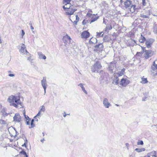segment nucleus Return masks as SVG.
Returning <instances> with one entry per match:
<instances>
[{
    "label": "nucleus",
    "instance_id": "16",
    "mask_svg": "<svg viewBox=\"0 0 157 157\" xmlns=\"http://www.w3.org/2000/svg\"><path fill=\"white\" fill-rule=\"evenodd\" d=\"M81 35L82 38H87L89 37L90 33L87 31H85L82 33Z\"/></svg>",
    "mask_w": 157,
    "mask_h": 157
},
{
    "label": "nucleus",
    "instance_id": "34",
    "mask_svg": "<svg viewBox=\"0 0 157 157\" xmlns=\"http://www.w3.org/2000/svg\"><path fill=\"white\" fill-rule=\"evenodd\" d=\"M34 121V119H32L31 120V125H30V126H29V128H33V127H34L35 126V124L33 123Z\"/></svg>",
    "mask_w": 157,
    "mask_h": 157
},
{
    "label": "nucleus",
    "instance_id": "8",
    "mask_svg": "<svg viewBox=\"0 0 157 157\" xmlns=\"http://www.w3.org/2000/svg\"><path fill=\"white\" fill-rule=\"evenodd\" d=\"M8 130L11 137L16 136V131L13 127L9 128Z\"/></svg>",
    "mask_w": 157,
    "mask_h": 157
},
{
    "label": "nucleus",
    "instance_id": "41",
    "mask_svg": "<svg viewBox=\"0 0 157 157\" xmlns=\"http://www.w3.org/2000/svg\"><path fill=\"white\" fill-rule=\"evenodd\" d=\"M0 124H6V121L4 120H1L0 121Z\"/></svg>",
    "mask_w": 157,
    "mask_h": 157
},
{
    "label": "nucleus",
    "instance_id": "27",
    "mask_svg": "<svg viewBox=\"0 0 157 157\" xmlns=\"http://www.w3.org/2000/svg\"><path fill=\"white\" fill-rule=\"evenodd\" d=\"M86 15L89 17L91 18L93 17V16H95V14H92V11H89V12L87 13Z\"/></svg>",
    "mask_w": 157,
    "mask_h": 157
},
{
    "label": "nucleus",
    "instance_id": "33",
    "mask_svg": "<svg viewBox=\"0 0 157 157\" xmlns=\"http://www.w3.org/2000/svg\"><path fill=\"white\" fill-rule=\"evenodd\" d=\"M42 112L39 111L37 114V115L34 117V119H36V117H37L39 119L41 115Z\"/></svg>",
    "mask_w": 157,
    "mask_h": 157
},
{
    "label": "nucleus",
    "instance_id": "24",
    "mask_svg": "<svg viewBox=\"0 0 157 157\" xmlns=\"http://www.w3.org/2000/svg\"><path fill=\"white\" fill-rule=\"evenodd\" d=\"M153 29L154 33L157 34V22H155Z\"/></svg>",
    "mask_w": 157,
    "mask_h": 157
},
{
    "label": "nucleus",
    "instance_id": "18",
    "mask_svg": "<svg viewBox=\"0 0 157 157\" xmlns=\"http://www.w3.org/2000/svg\"><path fill=\"white\" fill-rule=\"evenodd\" d=\"M125 69L123 68L122 69L121 71H119L118 72H115L114 73V75L118 77L122 76L124 74V71Z\"/></svg>",
    "mask_w": 157,
    "mask_h": 157
},
{
    "label": "nucleus",
    "instance_id": "43",
    "mask_svg": "<svg viewBox=\"0 0 157 157\" xmlns=\"http://www.w3.org/2000/svg\"><path fill=\"white\" fill-rule=\"evenodd\" d=\"M24 141H25V142L24 144L22 145V147L25 146V147H26V144L27 143V140L26 139V140H25Z\"/></svg>",
    "mask_w": 157,
    "mask_h": 157
},
{
    "label": "nucleus",
    "instance_id": "25",
    "mask_svg": "<svg viewBox=\"0 0 157 157\" xmlns=\"http://www.w3.org/2000/svg\"><path fill=\"white\" fill-rule=\"evenodd\" d=\"M146 40L145 38L142 35H141L140 37L139 38V41L141 43H143Z\"/></svg>",
    "mask_w": 157,
    "mask_h": 157
},
{
    "label": "nucleus",
    "instance_id": "53",
    "mask_svg": "<svg viewBox=\"0 0 157 157\" xmlns=\"http://www.w3.org/2000/svg\"><path fill=\"white\" fill-rule=\"evenodd\" d=\"M30 25L31 26V29L32 30H33L34 29V28L33 27L32 24H30Z\"/></svg>",
    "mask_w": 157,
    "mask_h": 157
},
{
    "label": "nucleus",
    "instance_id": "1",
    "mask_svg": "<svg viewBox=\"0 0 157 157\" xmlns=\"http://www.w3.org/2000/svg\"><path fill=\"white\" fill-rule=\"evenodd\" d=\"M7 101L10 103V105L13 106L16 108L19 105L22 107L20 98L19 96L11 95L9 97Z\"/></svg>",
    "mask_w": 157,
    "mask_h": 157
},
{
    "label": "nucleus",
    "instance_id": "17",
    "mask_svg": "<svg viewBox=\"0 0 157 157\" xmlns=\"http://www.w3.org/2000/svg\"><path fill=\"white\" fill-rule=\"evenodd\" d=\"M132 4V2L130 0H127L124 2V4L126 8L128 7Z\"/></svg>",
    "mask_w": 157,
    "mask_h": 157
},
{
    "label": "nucleus",
    "instance_id": "5",
    "mask_svg": "<svg viewBox=\"0 0 157 157\" xmlns=\"http://www.w3.org/2000/svg\"><path fill=\"white\" fill-rule=\"evenodd\" d=\"M130 82V81L126 78H122L120 81V84L123 86L125 87Z\"/></svg>",
    "mask_w": 157,
    "mask_h": 157
},
{
    "label": "nucleus",
    "instance_id": "45",
    "mask_svg": "<svg viewBox=\"0 0 157 157\" xmlns=\"http://www.w3.org/2000/svg\"><path fill=\"white\" fill-rule=\"evenodd\" d=\"M78 86H80L81 87L82 90L85 88L84 87L82 83L79 84L78 85Z\"/></svg>",
    "mask_w": 157,
    "mask_h": 157
},
{
    "label": "nucleus",
    "instance_id": "63",
    "mask_svg": "<svg viewBox=\"0 0 157 157\" xmlns=\"http://www.w3.org/2000/svg\"><path fill=\"white\" fill-rule=\"evenodd\" d=\"M120 1H121V2H123V1H122V0H121Z\"/></svg>",
    "mask_w": 157,
    "mask_h": 157
},
{
    "label": "nucleus",
    "instance_id": "4",
    "mask_svg": "<svg viewBox=\"0 0 157 157\" xmlns=\"http://www.w3.org/2000/svg\"><path fill=\"white\" fill-rule=\"evenodd\" d=\"M154 52L151 50H145L144 52V56L145 58L147 59L154 54Z\"/></svg>",
    "mask_w": 157,
    "mask_h": 157
},
{
    "label": "nucleus",
    "instance_id": "49",
    "mask_svg": "<svg viewBox=\"0 0 157 157\" xmlns=\"http://www.w3.org/2000/svg\"><path fill=\"white\" fill-rule=\"evenodd\" d=\"M64 2L66 3H70L71 0H63Z\"/></svg>",
    "mask_w": 157,
    "mask_h": 157
},
{
    "label": "nucleus",
    "instance_id": "28",
    "mask_svg": "<svg viewBox=\"0 0 157 157\" xmlns=\"http://www.w3.org/2000/svg\"><path fill=\"white\" fill-rule=\"evenodd\" d=\"M98 17H96L95 16H93V17H91V21L90 22V23H91L92 22H94V21L97 20L98 19Z\"/></svg>",
    "mask_w": 157,
    "mask_h": 157
},
{
    "label": "nucleus",
    "instance_id": "30",
    "mask_svg": "<svg viewBox=\"0 0 157 157\" xmlns=\"http://www.w3.org/2000/svg\"><path fill=\"white\" fill-rule=\"evenodd\" d=\"M135 150L137 152H140L142 151H144L145 150V149L144 148H136Z\"/></svg>",
    "mask_w": 157,
    "mask_h": 157
},
{
    "label": "nucleus",
    "instance_id": "58",
    "mask_svg": "<svg viewBox=\"0 0 157 157\" xmlns=\"http://www.w3.org/2000/svg\"><path fill=\"white\" fill-rule=\"evenodd\" d=\"M141 48H142V49L143 50H144L145 48H144V47H141Z\"/></svg>",
    "mask_w": 157,
    "mask_h": 157
},
{
    "label": "nucleus",
    "instance_id": "38",
    "mask_svg": "<svg viewBox=\"0 0 157 157\" xmlns=\"http://www.w3.org/2000/svg\"><path fill=\"white\" fill-rule=\"evenodd\" d=\"M23 115L25 116V120L31 119L28 116L26 115H25V111H24Z\"/></svg>",
    "mask_w": 157,
    "mask_h": 157
},
{
    "label": "nucleus",
    "instance_id": "29",
    "mask_svg": "<svg viewBox=\"0 0 157 157\" xmlns=\"http://www.w3.org/2000/svg\"><path fill=\"white\" fill-rule=\"evenodd\" d=\"M95 41H96V42H97V40L95 38H91L89 41V43L90 44H93L94 43Z\"/></svg>",
    "mask_w": 157,
    "mask_h": 157
},
{
    "label": "nucleus",
    "instance_id": "64",
    "mask_svg": "<svg viewBox=\"0 0 157 157\" xmlns=\"http://www.w3.org/2000/svg\"><path fill=\"white\" fill-rule=\"evenodd\" d=\"M116 105H117V106H119V105L117 104H116Z\"/></svg>",
    "mask_w": 157,
    "mask_h": 157
},
{
    "label": "nucleus",
    "instance_id": "47",
    "mask_svg": "<svg viewBox=\"0 0 157 157\" xmlns=\"http://www.w3.org/2000/svg\"><path fill=\"white\" fill-rule=\"evenodd\" d=\"M142 3L143 6H145L146 5V2L145 0H142Z\"/></svg>",
    "mask_w": 157,
    "mask_h": 157
},
{
    "label": "nucleus",
    "instance_id": "51",
    "mask_svg": "<svg viewBox=\"0 0 157 157\" xmlns=\"http://www.w3.org/2000/svg\"><path fill=\"white\" fill-rule=\"evenodd\" d=\"M10 77H14V75L13 74H10L8 75Z\"/></svg>",
    "mask_w": 157,
    "mask_h": 157
},
{
    "label": "nucleus",
    "instance_id": "57",
    "mask_svg": "<svg viewBox=\"0 0 157 157\" xmlns=\"http://www.w3.org/2000/svg\"><path fill=\"white\" fill-rule=\"evenodd\" d=\"M125 145L127 147H128L129 146V144L128 143H126Z\"/></svg>",
    "mask_w": 157,
    "mask_h": 157
},
{
    "label": "nucleus",
    "instance_id": "55",
    "mask_svg": "<svg viewBox=\"0 0 157 157\" xmlns=\"http://www.w3.org/2000/svg\"><path fill=\"white\" fill-rule=\"evenodd\" d=\"M66 113H65V112H64V113H63V116L64 117H66Z\"/></svg>",
    "mask_w": 157,
    "mask_h": 157
},
{
    "label": "nucleus",
    "instance_id": "36",
    "mask_svg": "<svg viewBox=\"0 0 157 157\" xmlns=\"http://www.w3.org/2000/svg\"><path fill=\"white\" fill-rule=\"evenodd\" d=\"M103 34V33L102 32L101 33H97V37H99L101 36H102Z\"/></svg>",
    "mask_w": 157,
    "mask_h": 157
},
{
    "label": "nucleus",
    "instance_id": "6",
    "mask_svg": "<svg viewBox=\"0 0 157 157\" xmlns=\"http://www.w3.org/2000/svg\"><path fill=\"white\" fill-rule=\"evenodd\" d=\"M77 10L76 7L75 6L72 8H70L68 10H66L65 11V12L66 15H72L74 12L76 11Z\"/></svg>",
    "mask_w": 157,
    "mask_h": 157
},
{
    "label": "nucleus",
    "instance_id": "21",
    "mask_svg": "<svg viewBox=\"0 0 157 157\" xmlns=\"http://www.w3.org/2000/svg\"><path fill=\"white\" fill-rule=\"evenodd\" d=\"M136 9V6L135 5H132L129 8V11L131 13H133L135 12Z\"/></svg>",
    "mask_w": 157,
    "mask_h": 157
},
{
    "label": "nucleus",
    "instance_id": "50",
    "mask_svg": "<svg viewBox=\"0 0 157 157\" xmlns=\"http://www.w3.org/2000/svg\"><path fill=\"white\" fill-rule=\"evenodd\" d=\"M82 90L84 93L85 94H87V91L85 90V88L84 89H82Z\"/></svg>",
    "mask_w": 157,
    "mask_h": 157
},
{
    "label": "nucleus",
    "instance_id": "2",
    "mask_svg": "<svg viewBox=\"0 0 157 157\" xmlns=\"http://www.w3.org/2000/svg\"><path fill=\"white\" fill-rule=\"evenodd\" d=\"M101 66L99 62H96L92 67L91 71L94 72H98V71L101 68Z\"/></svg>",
    "mask_w": 157,
    "mask_h": 157
},
{
    "label": "nucleus",
    "instance_id": "52",
    "mask_svg": "<svg viewBox=\"0 0 157 157\" xmlns=\"http://www.w3.org/2000/svg\"><path fill=\"white\" fill-rule=\"evenodd\" d=\"M147 98V96H146L144 98H143L142 101H145L146 100V99Z\"/></svg>",
    "mask_w": 157,
    "mask_h": 157
},
{
    "label": "nucleus",
    "instance_id": "59",
    "mask_svg": "<svg viewBox=\"0 0 157 157\" xmlns=\"http://www.w3.org/2000/svg\"><path fill=\"white\" fill-rule=\"evenodd\" d=\"M37 118H38L37 117H36V119H35V121H38V119Z\"/></svg>",
    "mask_w": 157,
    "mask_h": 157
},
{
    "label": "nucleus",
    "instance_id": "22",
    "mask_svg": "<svg viewBox=\"0 0 157 157\" xmlns=\"http://www.w3.org/2000/svg\"><path fill=\"white\" fill-rule=\"evenodd\" d=\"M38 54L39 56V58L40 59H45L46 58V56L44 55L41 52H38Z\"/></svg>",
    "mask_w": 157,
    "mask_h": 157
},
{
    "label": "nucleus",
    "instance_id": "44",
    "mask_svg": "<svg viewBox=\"0 0 157 157\" xmlns=\"http://www.w3.org/2000/svg\"><path fill=\"white\" fill-rule=\"evenodd\" d=\"M31 119L25 120L26 123L27 125H30L29 121H30Z\"/></svg>",
    "mask_w": 157,
    "mask_h": 157
},
{
    "label": "nucleus",
    "instance_id": "48",
    "mask_svg": "<svg viewBox=\"0 0 157 157\" xmlns=\"http://www.w3.org/2000/svg\"><path fill=\"white\" fill-rule=\"evenodd\" d=\"M21 32H22V33H21V38H23V36H24V35L25 34V33L23 30H21Z\"/></svg>",
    "mask_w": 157,
    "mask_h": 157
},
{
    "label": "nucleus",
    "instance_id": "62",
    "mask_svg": "<svg viewBox=\"0 0 157 157\" xmlns=\"http://www.w3.org/2000/svg\"><path fill=\"white\" fill-rule=\"evenodd\" d=\"M43 134V136H44V132H43L42 133Z\"/></svg>",
    "mask_w": 157,
    "mask_h": 157
},
{
    "label": "nucleus",
    "instance_id": "42",
    "mask_svg": "<svg viewBox=\"0 0 157 157\" xmlns=\"http://www.w3.org/2000/svg\"><path fill=\"white\" fill-rule=\"evenodd\" d=\"M144 144L142 140L139 141L137 142V144L139 145H143Z\"/></svg>",
    "mask_w": 157,
    "mask_h": 157
},
{
    "label": "nucleus",
    "instance_id": "26",
    "mask_svg": "<svg viewBox=\"0 0 157 157\" xmlns=\"http://www.w3.org/2000/svg\"><path fill=\"white\" fill-rule=\"evenodd\" d=\"M148 13L147 15H144V13L142 14H140V17H141L144 18H149V16L150 15V13L149 12H148Z\"/></svg>",
    "mask_w": 157,
    "mask_h": 157
},
{
    "label": "nucleus",
    "instance_id": "46",
    "mask_svg": "<svg viewBox=\"0 0 157 157\" xmlns=\"http://www.w3.org/2000/svg\"><path fill=\"white\" fill-rule=\"evenodd\" d=\"M88 23V20H83L82 22V24L83 25H85Z\"/></svg>",
    "mask_w": 157,
    "mask_h": 157
},
{
    "label": "nucleus",
    "instance_id": "15",
    "mask_svg": "<svg viewBox=\"0 0 157 157\" xmlns=\"http://www.w3.org/2000/svg\"><path fill=\"white\" fill-rule=\"evenodd\" d=\"M70 19L73 22V23L75 24H76L79 21V17L77 15H76L75 16H73L72 18H70Z\"/></svg>",
    "mask_w": 157,
    "mask_h": 157
},
{
    "label": "nucleus",
    "instance_id": "13",
    "mask_svg": "<svg viewBox=\"0 0 157 157\" xmlns=\"http://www.w3.org/2000/svg\"><path fill=\"white\" fill-rule=\"evenodd\" d=\"M13 118L14 121L17 122H20L21 120V117L19 113L15 114Z\"/></svg>",
    "mask_w": 157,
    "mask_h": 157
},
{
    "label": "nucleus",
    "instance_id": "9",
    "mask_svg": "<svg viewBox=\"0 0 157 157\" xmlns=\"http://www.w3.org/2000/svg\"><path fill=\"white\" fill-rule=\"evenodd\" d=\"M103 104L104 106L106 108H109L111 106V105L109 102L107 98H105L103 101Z\"/></svg>",
    "mask_w": 157,
    "mask_h": 157
},
{
    "label": "nucleus",
    "instance_id": "3",
    "mask_svg": "<svg viewBox=\"0 0 157 157\" xmlns=\"http://www.w3.org/2000/svg\"><path fill=\"white\" fill-rule=\"evenodd\" d=\"M19 52L23 55L25 54L27 55H30V54L27 51L25 45L24 44H21V48Z\"/></svg>",
    "mask_w": 157,
    "mask_h": 157
},
{
    "label": "nucleus",
    "instance_id": "32",
    "mask_svg": "<svg viewBox=\"0 0 157 157\" xmlns=\"http://www.w3.org/2000/svg\"><path fill=\"white\" fill-rule=\"evenodd\" d=\"M147 82V81L146 78H142V81L140 82L142 84H145Z\"/></svg>",
    "mask_w": 157,
    "mask_h": 157
},
{
    "label": "nucleus",
    "instance_id": "56",
    "mask_svg": "<svg viewBox=\"0 0 157 157\" xmlns=\"http://www.w3.org/2000/svg\"><path fill=\"white\" fill-rule=\"evenodd\" d=\"M105 19L104 18L103 19V23H104V24H106V22H105Z\"/></svg>",
    "mask_w": 157,
    "mask_h": 157
},
{
    "label": "nucleus",
    "instance_id": "10",
    "mask_svg": "<svg viewBox=\"0 0 157 157\" xmlns=\"http://www.w3.org/2000/svg\"><path fill=\"white\" fill-rule=\"evenodd\" d=\"M63 40L64 43L67 44L71 42V39L69 36L67 35L63 37Z\"/></svg>",
    "mask_w": 157,
    "mask_h": 157
},
{
    "label": "nucleus",
    "instance_id": "20",
    "mask_svg": "<svg viewBox=\"0 0 157 157\" xmlns=\"http://www.w3.org/2000/svg\"><path fill=\"white\" fill-rule=\"evenodd\" d=\"M119 79L118 77L114 75L113 80V83L114 84L117 85L119 83Z\"/></svg>",
    "mask_w": 157,
    "mask_h": 157
},
{
    "label": "nucleus",
    "instance_id": "37",
    "mask_svg": "<svg viewBox=\"0 0 157 157\" xmlns=\"http://www.w3.org/2000/svg\"><path fill=\"white\" fill-rule=\"evenodd\" d=\"M27 56H29V57L27 58V60H29L30 62H32V61L33 59L32 58V56H31V54H30V55H27Z\"/></svg>",
    "mask_w": 157,
    "mask_h": 157
},
{
    "label": "nucleus",
    "instance_id": "12",
    "mask_svg": "<svg viewBox=\"0 0 157 157\" xmlns=\"http://www.w3.org/2000/svg\"><path fill=\"white\" fill-rule=\"evenodd\" d=\"M154 41V40L152 39H150L147 40L146 41L145 44L147 47L150 48Z\"/></svg>",
    "mask_w": 157,
    "mask_h": 157
},
{
    "label": "nucleus",
    "instance_id": "31",
    "mask_svg": "<svg viewBox=\"0 0 157 157\" xmlns=\"http://www.w3.org/2000/svg\"><path fill=\"white\" fill-rule=\"evenodd\" d=\"M112 29V26L111 25H107L105 29V31L108 32V30H110Z\"/></svg>",
    "mask_w": 157,
    "mask_h": 157
},
{
    "label": "nucleus",
    "instance_id": "23",
    "mask_svg": "<svg viewBox=\"0 0 157 157\" xmlns=\"http://www.w3.org/2000/svg\"><path fill=\"white\" fill-rule=\"evenodd\" d=\"M115 66V64L114 63H111L110 64V65L109 66V70L111 72H113V70L114 67Z\"/></svg>",
    "mask_w": 157,
    "mask_h": 157
},
{
    "label": "nucleus",
    "instance_id": "39",
    "mask_svg": "<svg viewBox=\"0 0 157 157\" xmlns=\"http://www.w3.org/2000/svg\"><path fill=\"white\" fill-rule=\"evenodd\" d=\"M2 113L4 116H6L8 115L7 113L5 111V110H3L2 111Z\"/></svg>",
    "mask_w": 157,
    "mask_h": 157
},
{
    "label": "nucleus",
    "instance_id": "14",
    "mask_svg": "<svg viewBox=\"0 0 157 157\" xmlns=\"http://www.w3.org/2000/svg\"><path fill=\"white\" fill-rule=\"evenodd\" d=\"M67 3L65 4L64 6H63V8L64 10H68L70 8H72L75 6L73 5H71L70 3Z\"/></svg>",
    "mask_w": 157,
    "mask_h": 157
},
{
    "label": "nucleus",
    "instance_id": "7",
    "mask_svg": "<svg viewBox=\"0 0 157 157\" xmlns=\"http://www.w3.org/2000/svg\"><path fill=\"white\" fill-rule=\"evenodd\" d=\"M41 85L44 90V94L46 92V89L47 86V84L45 77H44L41 81Z\"/></svg>",
    "mask_w": 157,
    "mask_h": 157
},
{
    "label": "nucleus",
    "instance_id": "54",
    "mask_svg": "<svg viewBox=\"0 0 157 157\" xmlns=\"http://www.w3.org/2000/svg\"><path fill=\"white\" fill-rule=\"evenodd\" d=\"M45 140H44V138L42 139H41L40 140V141L42 142V143H43L44 142V141Z\"/></svg>",
    "mask_w": 157,
    "mask_h": 157
},
{
    "label": "nucleus",
    "instance_id": "60",
    "mask_svg": "<svg viewBox=\"0 0 157 157\" xmlns=\"http://www.w3.org/2000/svg\"><path fill=\"white\" fill-rule=\"evenodd\" d=\"M10 142H12V141H13V140H12V139H10Z\"/></svg>",
    "mask_w": 157,
    "mask_h": 157
},
{
    "label": "nucleus",
    "instance_id": "35",
    "mask_svg": "<svg viewBox=\"0 0 157 157\" xmlns=\"http://www.w3.org/2000/svg\"><path fill=\"white\" fill-rule=\"evenodd\" d=\"M20 153L25 155L26 157H28V155H27L26 153L23 150H22V151L20 152Z\"/></svg>",
    "mask_w": 157,
    "mask_h": 157
},
{
    "label": "nucleus",
    "instance_id": "11",
    "mask_svg": "<svg viewBox=\"0 0 157 157\" xmlns=\"http://www.w3.org/2000/svg\"><path fill=\"white\" fill-rule=\"evenodd\" d=\"M103 45L102 44L100 43L94 46V50L97 51H100L102 50Z\"/></svg>",
    "mask_w": 157,
    "mask_h": 157
},
{
    "label": "nucleus",
    "instance_id": "40",
    "mask_svg": "<svg viewBox=\"0 0 157 157\" xmlns=\"http://www.w3.org/2000/svg\"><path fill=\"white\" fill-rule=\"evenodd\" d=\"M45 110V107L44 105H42L41 107V108L40 110V111L42 112H44Z\"/></svg>",
    "mask_w": 157,
    "mask_h": 157
},
{
    "label": "nucleus",
    "instance_id": "19",
    "mask_svg": "<svg viewBox=\"0 0 157 157\" xmlns=\"http://www.w3.org/2000/svg\"><path fill=\"white\" fill-rule=\"evenodd\" d=\"M128 42L129 46H134L136 44V41L134 40H132L131 39L129 40Z\"/></svg>",
    "mask_w": 157,
    "mask_h": 157
},
{
    "label": "nucleus",
    "instance_id": "61",
    "mask_svg": "<svg viewBox=\"0 0 157 157\" xmlns=\"http://www.w3.org/2000/svg\"><path fill=\"white\" fill-rule=\"evenodd\" d=\"M11 72V71H8V73H10Z\"/></svg>",
    "mask_w": 157,
    "mask_h": 157
}]
</instances>
